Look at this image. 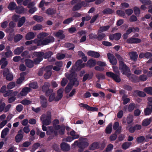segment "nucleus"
I'll use <instances>...</instances> for the list:
<instances>
[{"instance_id":"f257e3e1","label":"nucleus","mask_w":152,"mask_h":152,"mask_svg":"<svg viewBox=\"0 0 152 152\" xmlns=\"http://www.w3.org/2000/svg\"><path fill=\"white\" fill-rule=\"evenodd\" d=\"M59 123V121L58 120H54L53 126H48V128L49 129L47 131V134L49 135L54 134L55 135H57L58 133L61 134H63L64 133V128L61 127L59 125H56V124H58Z\"/></svg>"},{"instance_id":"f03ea898","label":"nucleus","mask_w":152,"mask_h":152,"mask_svg":"<svg viewBox=\"0 0 152 152\" xmlns=\"http://www.w3.org/2000/svg\"><path fill=\"white\" fill-rule=\"evenodd\" d=\"M115 55L119 61V69L121 70L123 74L127 75L128 77H129L131 75L130 74L128 73L130 72V69L124 62V60L123 58L118 54H116Z\"/></svg>"},{"instance_id":"7ed1b4c3","label":"nucleus","mask_w":152,"mask_h":152,"mask_svg":"<svg viewBox=\"0 0 152 152\" xmlns=\"http://www.w3.org/2000/svg\"><path fill=\"white\" fill-rule=\"evenodd\" d=\"M34 55L36 57L34 59V63L36 64H38L42 61L43 58H47L50 57L53 55V53L49 51L44 53L43 52H35Z\"/></svg>"},{"instance_id":"20e7f679","label":"nucleus","mask_w":152,"mask_h":152,"mask_svg":"<svg viewBox=\"0 0 152 152\" xmlns=\"http://www.w3.org/2000/svg\"><path fill=\"white\" fill-rule=\"evenodd\" d=\"M40 119L42 124L46 126L50 125L51 122V113L48 112L46 113L43 114L40 116Z\"/></svg>"},{"instance_id":"39448f33","label":"nucleus","mask_w":152,"mask_h":152,"mask_svg":"<svg viewBox=\"0 0 152 152\" xmlns=\"http://www.w3.org/2000/svg\"><path fill=\"white\" fill-rule=\"evenodd\" d=\"M54 41V38L52 36L49 37L45 39L39 40L38 39H35L34 40V42L37 43V46L46 45Z\"/></svg>"},{"instance_id":"423d86ee","label":"nucleus","mask_w":152,"mask_h":152,"mask_svg":"<svg viewBox=\"0 0 152 152\" xmlns=\"http://www.w3.org/2000/svg\"><path fill=\"white\" fill-rule=\"evenodd\" d=\"M66 76L70 80V82L75 86H77L79 84V82L77 80L76 77L77 74L75 72H72L69 75L67 76L66 74Z\"/></svg>"},{"instance_id":"0eeeda50","label":"nucleus","mask_w":152,"mask_h":152,"mask_svg":"<svg viewBox=\"0 0 152 152\" xmlns=\"http://www.w3.org/2000/svg\"><path fill=\"white\" fill-rule=\"evenodd\" d=\"M106 75L108 77L112 78L117 82H119L121 80L120 77L118 75L114 74L112 72H106Z\"/></svg>"},{"instance_id":"6e6552de","label":"nucleus","mask_w":152,"mask_h":152,"mask_svg":"<svg viewBox=\"0 0 152 152\" xmlns=\"http://www.w3.org/2000/svg\"><path fill=\"white\" fill-rule=\"evenodd\" d=\"M50 86V84L48 82L45 83L42 87V91L43 92L46 93V95H49L50 93H52L53 90L49 88Z\"/></svg>"},{"instance_id":"1a4fd4ad","label":"nucleus","mask_w":152,"mask_h":152,"mask_svg":"<svg viewBox=\"0 0 152 152\" xmlns=\"http://www.w3.org/2000/svg\"><path fill=\"white\" fill-rule=\"evenodd\" d=\"M81 140L82 142H80L81 146L80 147V149L78 150L79 152H82L83 149L88 146L89 144L86 139H80V140Z\"/></svg>"},{"instance_id":"9d476101","label":"nucleus","mask_w":152,"mask_h":152,"mask_svg":"<svg viewBox=\"0 0 152 152\" xmlns=\"http://www.w3.org/2000/svg\"><path fill=\"white\" fill-rule=\"evenodd\" d=\"M107 56L110 63L113 65H115L117 64V61L114 55L110 53L107 54Z\"/></svg>"},{"instance_id":"9b49d317","label":"nucleus","mask_w":152,"mask_h":152,"mask_svg":"<svg viewBox=\"0 0 152 152\" xmlns=\"http://www.w3.org/2000/svg\"><path fill=\"white\" fill-rule=\"evenodd\" d=\"M23 133L21 129L18 131V134L15 137V140L17 142H19L22 140L23 136Z\"/></svg>"},{"instance_id":"f8f14e48","label":"nucleus","mask_w":152,"mask_h":152,"mask_svg":"<svg viewBox=\"0 0 152 152\" xmlns=\"http://www.w3.org/2000/svg\"><path fill=\"white\" fill-rule=\"evenodd\" d=\"M87 54L88 56L95 58H98L100 56L99 52L92 50L88 51L87 52Z\"/></svg>"},{"instance_id":"ddd939ff","label":"nucleus","mask_w":152,"mask_h":152,"mask_svg":"<svg viewBox=\"0 0 152 152\" xmlns=\"http://www.w3.org/2000/svg\"><path fill=\"white\" fill-rule=\"evenodd\" d=\"M64 91V89L61 88L58 91L57 95L55 99V101H58L60 100L63 96V93Z\"/></svg>"},{"instance_id":"4468645a","label":"nucleus","mask_w":152,"mask_h":152,"mask_svg":"<svg viewBox=\"0 0 152 152\" xmlns=\"http://www.w3.org/2000/svg\"><path fill=\"white\" fill-rule=\"evenodd\" d=\"M141 42V40L138 38H131L128 39L127 42L129 43H140Z\"/></svg>"},{"instance_id":"2eb2a0df","label":"nucleus","mask_w":152,"mask_h":152,"mask_svg":"<svg viewBox=\"0 0 152 152\" xmlns=\"http://www.w3.org/2000/svg\"><path fill=\"white\" fill-rule=\"evenodd\" d=\"M129 55L130 58L133 60L134 61H135L138 57V55L135 52L132 51L129 53Z\"/></svg>"},{"instance_id":"dca6fc26","label":"nucleus","mask_w":152,"mask_h":152,"mask_svg":"<svg viewBox=\"0 0 152 152\" xmlns=\"http://www.w3.org/2000/svg\"><path fill=\"white\" fill-rule=\"evenodd\" d=\"M1 68L4 69L8 64V62L6 58H2L0 60V66L1 65Z\"/></svg>"},{"instance_id":"f3484780","label":"nucleus","mask_w":152,"mask_h":152,"mask_svg":"<svg viewBox=\"0 0 152 152\" xmlns=\"http://www.w3.org/2000/svg\"><path fill=\"white\" fill-rule=\"evenodd\" d=\"M3 77H5L6 79L10 81V70L7 68L4 69L3 71Z\"/></svg>"},{"instance_id":"a211bd4d","label":"nucleus","mask_w":152,"mask_h":152,"mask_svg":"<svg viewBox=\"0 0 152 152\" xmlns=\"http://www.w3.org/2000/svg\"><path fill=\"white\" fill-rule=\"evenodd\" d=\"M63 33V31L62 30H60L57 32H55L54 33V35L55 36L58 37L59 38L62 39L65 37Z\"/></svg>"},{"instance_id":"6ab92c4d","label":"nucleus","mask_w":152,"mask_h":152,"mask_svg":"<svg viewBox=\"0 0 152 152\" xmlns=\"http://www.w3.org/2000/svg\"><path fill=\"white\" fill-rule=\"evenodd\" d=\"M31 90V89L29 88L25 87L21 91L20 94L22 96H25L28 92H30Z\"/></svg>"},{"instance_id":"aec40b11","label":"nucleus","mask_w":152,"mask_h":152,"mask_svg":"<svg viewBox=\"0 0 152 152\" xmlns=\"http://www.w3.org/2000/svg\"><path fill=\"white\" fill-rule=\"evenodd\" d=\"M113 128L114 130H116L117 132L119 133L121 130V127L119 126L118 122H116L114 123L113 126Z\"/></svg>"},{"instance_id":"412c9836","label":"nucleus","mask_w":152,"mask_h":152,"mask_svg":"<svg viewBox=\"0 0 152 152\" xmlns=\"http://www.w3.org/2000/svg\"><path fill=\"white\" fill-rule=\"evenodd\" d=\"M61 149L64 151H68L70 149V146L67 143L62 142L61 145Z\"/></svg>"},{"instance_id":"4be33fe9","label":"nucleus","mask_w":152,"mask_h":152,"mask_svg":"<svg viewBox=\"0 0 152 152\" xmlns=\"http://www.w3.org/2000/svg\"><path fill=\"white\" fill-rule=\"evenodd\" d=\"M96 63V61L95 60L91 59L88 61L87 62V66L90 67L94 66Z\"/></svg>"},{"instance_id":"5701e85b","label":"nucleus","mask_w":152,"mask_h":152,"mask_svg":"<svg viewBox=\"0 0 152 152\" xmlns=\"http://www.w3.org/2000/svg\"><path fill=\"white\" fill-rule=\"evenodd\" d=\"M40 98L42 106L45 107H46L47 105V99L43 96H41Z\"/></svg>"},{"instance_id":"b1692460","label":"nucleus","mask_w":152,"mask_h":152,"mask_svg":"<svg viewBox=\"0 0 152 152\" xmlns=\"http://www.w3.org/2000/svg\"><path fill=\"white\" fill-rule=\"evenodd\" d=\"M93 76V75L92 73L90 74H86L83 77V82H85L87 80H90L92 78Z\"/></svg>"},{"instance_id":"393cba45","label":"nucleus","mask_w":152,"mask_h":152,"mask_svg":"<svg viewBox=\"0 0 152 152\" xmlns=\"http://www.w3.org/2000/svg\"><path fill=\"white\" fill-rule=\"evenodd\" d=\"M99 147V144L97 142H94L90 146L89 149L90 150H94L98 148Z\"/></svg>"},{"instance_id":"a878e982","label":"nucleus","mask_w":152,"mask_h":152,"mask_svg":"<svg viewBox=\"0 0 152 152\" xmlns=\"http://www.w3.org/2000/svg\"><path fill=\"white\" fill-rule=\"evenodd\" d=\"M35 37L34 33L33 32H30L27 33L26 36V40H29L33 39Z\"/></svg>"},{"instance_id":"bb28decb","label":"nucleus","mask_w":152,"mask_h":152,"mask_svg":"<svg viewBox=\"0 0 152 152\" xmlns=\"http://www.w3.org/2000/svg\"><path fill=\"white\" fill-rule=\"evenodd\" d=\"M152 121L150 118H146L144 119L142 122V125L144 126H146L149 125Z\"/></svg>"},{"instance_id":"cd10ccee","label":"nucleus","mask_w":152,"mask_h":152,"mask_svg":"<svg viewBox=\"0 0 152 152\" xmlns=\"http://www.w3.org/2000/svg\"><path fill=\"white\" fill-rule=\"evenodd\" d=\"M26 75L25 72L21 73L20 74V77L17 80V83L18 84L21 83L24 80V76Z\"/></svg>"},{"instance_id":"c85d7f7f","label":"nucleus","mask_w":152,"mask_h":152,"mask_svg":"<svg viewBox=\"0 0 152 152\" xmlns=\"http://www.w3.org/2000/svg\"><path fill=\"white\" fill-rule=\"evenodd\" d=\"M17 94V92H11V91H10V103L13 102L15 99V96Z\"/></svg>"},{"instance_id":"c756f323","label":"nucleus","mask_w":152,"mask_h":152,"mask_svg":"<svg viewBox=\"0 0 152 152\" xmlns=\"http://www.w3.org/2000/svg\"><path fill=\"white\" fill-rule=\"evenodd\" d=\"M133 31H134V30L132 28L129 27L128 29L126 31V33L124 34V38L126 39L128 37V35L131 32Z\"/></svg>"},{"instance_id":"7c9ffc66","label":"nucleus","mask_w":152,"mask_h":152,"mask_svg":"<svg viewBox=\"0 0 152 152\" xmlns=\"http://www.w3.org/2000/svg\"><path fill=\"white\" fill-rule=\"evenodd\" d=\"M132 145V142H126L123 143L122 145V148L124 150L128 148Z\"/></svg>"},{"instance_id":"2f4dec72","label":"nucleus","mask_w":152,"mask_h":152,"mask_svg":"<svg viewBox=\"0 0 152 152\" xmlns=\"http://www.w3.org/2000/svg\"><path fill=\"white\" fill-rule=\"evenodd\" d=\"M109 26L101 27L98 31V33L99 34L102 32L107 31L110 28Z\"/></svg>"},{"instance_id":"473e14b6","label":"nucleus","mask_w":152,"mask_h":152,"mask_svg":"<svg viewBox=\"0 0 152 152\" xmlns=\"http://www.w3.org/2000/svg\"><path fill=\"white\" fill-rule=\"evenodd\" d=\"M26 20L25 17H23L20 18L18 21V26L20 27H21L25 23Z\"/></svg>"},{"instance_id":"72a5a7b5","label":"nucleus","mask_w":152,"mask_h":152,"mask_svg":"<svg viewBox=\"0 0 152 152\" xmlns=\"http://www.w3.org/2000/svg\"><path fill=\"white\" fill-rule=\"evenodd\" d=\"M24 8L22 6L17 7L15 9V12L19 14L21 13L24 12Z\"/></svg>"},{"instance_id":"f704fd0d","label":"nucleus","mask_w":152,"mask_h":152,"mask_svg":"<svg viewBox=\"0 0 152 152\" xmlns=\"http://www.w3.org/2000/svg\"><path fill=\"white\" fill-rule=\"evenodd\" d=\"M102 12L104 14H109L113 13L114 11L110 8H107L104 10Z\"/></svg>"},{"instance_id":"c9c22d12","label":"nucleus","mask_w":152,"mask_h":152,"mask_svg":"<svg viewBox=\"0 0 152 152\" xmlns=\"http://www.w3.org/2000/svg\"><path fill=\"white\" fill-rule=\"evenodd\" d=\"M26 65L28 67L31 68L34 66L33 62L30 59H27L25 61Z\"/></svg>"},{"instance_id":"e433bc0d","label":"nucleus","mask_w":152,"mask_h":152,"mask_svg":"<svg viewBox=\"0 0 152 152\" xmlns=\"http://www.w3.org/2000/svg\"><path fill=\"white\" fill-rule=\"evenodd\" d=\"M112 125L110 124L108 125L105 129V132L107 134H110L112 132Z\"/></svg>"},{"instance_id":"4c0bfd02","label":"nucleus","mask_w":152,"mask_h":152,"mask_svg":"<svg viewBox=\"0 0 152 152\" xmlns=\"http://www.w3.org/2000/svg\"><path fill=\"white\" fill-rule=\"evenodd\" d=\"M7 88L8 90L6 91L5 93H4V94L3 96L4 97L8 96V102L10 103V97H9L10 96V83H9L8 84Z\"/></svg>"},{"instance_id":"58836bf2","label":"nucleus","mask_w":152,"mask_h":152,"mask_svg":"<svg viewBox=\"0 0 152 152\" xmlns=\"http://www.w3.org/2000/svg\"><path fill=\"white\" fill-rule=\"evenodd\" d=\"M24 49V48L23 47H21L19 48H18L14 51L15 53L17 54H20Z\"/></svg>"},{"instance_id":"ea45409f","label":"nucleus","mask_w":152,"mask_h":152,"mask_svg":"<svg viewBox=\"0 0 152 152\" xmlns=\"http://www.w3.org/2000/svg\"><path fill=\"white\" fill-rule=\"evenodd\" d=\"M46 13L49 15H53L56 13V11L54 9L49 8L46 10Z\"/></svg>"},{"instance_id":"a19ab883","label":"nucleus","mask_w":152,"mask_h":152,"mask_svg":"<svg viewBox=\"0 0 152 152\" xmlns=\"http://www.w3.org/2000/svg\"><path fill=\"white\" fill-rule=\"evenodd\" d=\"M9 129L7 128L4 129L2 131L1 134V137L2 138H4L7 135V132L9 131Z\"/></svg>"},{"instance_id":"79ce46f5","label":"nucleus","mask_w":152,"mask_h":152,"mask_svg":"<svg viewBox=\"0 0 152 152\" xmlns=\"http://www.w3.org/2000/svg\"><path fill=\"white\" fill-rule=\"evenodd\" d=\"M33 18L34 20H36L38 22H40L43 20V17L37 15L33 16Z\"/></svg>"},{"instance_id":"37998d69","label":"nucleus","mask_w":152,"mask_h":152,"mask_svg":"<svg viewBox=\"0 0 152 152\" xmlns=\"http://www.w3.org/2000/svg\"><path fill=\"white\" fill-rule=\"evenodd\" d=\"M43 26L42 25L38 24L34 26L33 27V29L34 30H39L42 29Z\"/></svg>"},{"instance_id":"c03bdc74","label":"nucleus","mask_w":152,"mask_h":152,"mask_svg":"<svg viewBox=\"0 0 152 152\" xmlns=\"http://www.w3.org/2000/svg\"><path fill=\"white\" fill-rule=\"evenodd\" d=\"M133 121V116L132 115H129L127 117L126 121L128 124L131 123Z\"/></svg>"},{"instance_id":"a18cd8bd","label":"nucleus","mask_w":152,"mask_h":152,"mask_svg":"<svg viewBox=\"0 0 152 152\" xmlns=\"http://www.w3.org/2000/svg\"><path fill=\"white\" fill-rule=\"evenodd\" d=\"M144 91L147 94L152 95V87H149L145 88Z\"/></svg>"},{"instance_id":"49530a36","label":"nucleus","mask_w":152,"mask_h":152,"mask_svg":"<svg viewBox=\"0 0 152 152\" xmlns=\"http://www.w3.org/2000/svg\"><path fill=\"white\" fill-rule=\"evenodd\" d=\"M113 148V145L111 144H110L107 146L105 150L103 152H111Z\"/></svg>"},{"instance_id":"de8ad7c7","label":"nucleus","mask_w":152,"mask_h":152,"mask_svg":"<svg viewBox=\"0 0 152 152\" xmlns=\"http://www.w3.org/2000/svg\"><path fill=\"white\" fill-rule=\"evenodd\" d=\"M48 34L47 33L44 32L41 33L37 35V37L39 39H43L44 37L47 36Z\"/></svg>"},{"instance_id":"09e8293b","label":"nucleus","mask_w":152,"mask_h":152,"mask_svg":"<svg viewBox=\"0 0 152 152\" xmlns=\"http://www.w3.org/2000/svg\"><path fill=\"white\" fill-rule=\"evenodd\" d=\"M127 97V96L125 95H124L123 96L122 99L124 104H127L130 101V99L128 98Z\"/></svg>"},{"instance_id":"8fccbe9b","label":"nucleus","mask_w":152,"mask_h":152,"mask_svg":"<svg viewBox=\"0 0 152 152\" xmlns=\"http://www.w3.org/2000/svg\"><path fill=\"white\" fill-rule=\"evenodd\" d=\"M148 78L147 76L144 74L140 75L139 77V80L141 81H145Z\"/></svg>"},{"instance_id":"3c124183","label":"nucleus","mask_w":152,"mask_h":152,"mask_svg":"<svg viewBox=\"0 0 152 152\" xmlns=\"http://www.w3.org/2000/svg\"><path fill=\"white\" fill-rule=\"evenodd\" d=\"M133 10L135 14L137 15H139L140 12V8L137 7H134Z\"/></svg>"},{"instance_id":"603ef678","label":"nucleus","mask_w":152,"mask_h":152,"mask_svg":"<svg viewBox=\"0 0 152 152\" xmlns=\"http://www.w3.org/2000/svg\"><path fill=\"white\" fill-rule=\"evenodd\" d=\"M70 134L72 136V137H73L74 139H77L79 137V135L77 134H76L75 132L73 130L71 131Z\"/></svg>"},{"instance_id":"864d4df0","label":"nucleus","mask_w":152,"mask_h":152,"mask_svg":"<svg viewBox=\"0 0 152 152\" xmlns=\"http://www.w3.org/2000/svg\"><path fill=\"white\" fill-rule=\"evenodd\" d=\"M72 88V84H71L70 83L68 84L65 90V92L66 93L69 92L71 90Z\"/></svg>"},{"instance_id":"5fc2aeb1","label":"nucleus","mask_w":152,"mask_h":152,"mask_svg":"<svg viewBox=\"0 0 152 152\" xmlns=\"http://www.w3.org/2000/svg\"><path fill=\"white\" fill-rule=\"evenodd\" d=\"M151 113V111L150 109V106L146 108L144 110L145 114L146 115H148L150 114Z\"/></svg>"},{"instance_id":"6e6d98bb","label":"nucleus","mask_w":152,"mask_h":152,"mask_svg":"<svg viewBox=\"0 0 152 152\" xmlns=\"http://www.w3.org/2000/svg\"><path fill=\"white\" fill-rule=\"evenodd\" d=\"M29 86L30 88L34 89H36L38 88L37 83L36 82H34L30 83Z\"/></svg>"},{"instance_id":"4d7b16f0","label":"nucleus","mask_w":152,"mask_h":152,"mask_svg":"<svg viewBox=\"0 0 152 152\" xmlns=\"http://www.w3.org/2000/svg\"><path fill=\"white\" fill-rule=\"evenodd\" d=\"M98 36L97 37V39L99 40H102L105 37L106 35L104 33H102L100 34L98 33Z\"/></svg>"},{"instance_id":"13d9d810","label":"nucleus","mask_w":152,"mask_h":152,"mask_svg":"<svg viewBox=\"0 0 152 152\" xmlns=\"http://www.w3.org/2000/svg\"><path fill=\"white\" fill-rule=\"evenodd\" d=\"M74 19L72 18H70L65 20L63 21V23L64 24H68L72 21Z\"/></svg>"},{"instance_id":"bf43d9fd","label":"nucleus","mask_w":152,"mask_h":152,"mask_svg":"<svg viewBox=\"0 0 152 152\" xmlns=\"http://www.w3.org/2000/svg\"><path fill=\"white\" fill-rule=\"evenodd\" d=\"M31 102L29 100L27 99H24L23 100L20 102V103H22L24 105H27L30 104Z\"/></svg>"},{"instance_id":"052dcab7","label":"nucleus","mask_w":152,"mask_h":152,"mask_svg":"<svg viewBox=\"0 0 152 152\" xmlns=\"http://www.w3.org/2000/svg\"><path fill=\"white\" fill-rule=\"evenodd\" d=\"M81 4H78L75 5L72 8V10L74 11L79 10L81 7Z\"/></svg>"},{"instance_id":"680f3d73","label":"nucleus","mask_w":152,"mask_h":152,"mask_svg":"<svg viewBox=\"0 0 152 152\" xmlns=\"http://www.w3.org/2000/svg\"><path fill=\"white\" fill-rule=\"evenodd\" d=\"M139 1L142 4H144L146 5H150L151 4V1L150 0H139Z\"/></svg>"},{"instance_id":"e2e57ef3","label":"nucleus","mask_w":152,"mask_h":152,"mask_svg":"<svg viewBox=\"0 0 152 152\" xmlns=\"http://www.w3.org/2000/svg\"><path fill=\"white\" fill-rule=\"evenodd\" d=\"M135 106V104L134 103H131L129 105L128 107V110L129 111H132L134 109Z\"/></svg>"},{"instance_id":"0e129e2a","label":"nucleus","mask_w":152,"mask_h":152,"mask_svg":"<svg viewBox=\"0 0 152 152\" xmlns=\"http://www.w3.org/2000/svg\"><path fill=\"white\" fill-rule=\"evenodd\" d=\"M23 38V36L20 34H18L16 35L15 37V41L16 42H18L20 41Z\"/></svg>"},{"instance_id":"69168bd1","label":"nucleus","mask_w":152,"mask_h":152,"mask_svg":"<svg viewBox=\"0 0 152 152\" xmlns=\"http://www.w3.org/2000/svg\"><path fill=\"white\" fill-rule=\"evenodd\" d=\"M116 12L118 15L121 16H124L125 15V12L122 10H118L116 11Z\"/></svg>"},{"instance_id":"338daca9","label":"nucleus","mask_w":152,"mask_h":152,"mask_svg":"<svg viewBox=\"0 0 152 152\" xmlns=\"http://www.w3.org/2000/svg\"><path fill=\"white\" fill-rule=\"evenodd\" d=\"M16 7V4L15 2H12L10 3V10H14Z\"/></svg>"},{"instance_id":"774afa93","label":"nucleus","mask_w":152,"mask_h":152,"mask_svg":"<svg viewBox=\"0 0 152 152\" xmlns=\"http://www.w3.org/2000/svg\"><path fill=\"white\" fill-rule=\"evenodd\" d=\"M65 57V56L64 54L58 53L57 55V58L59 60L63 59Z\"/></svg>"}]
</instances>
